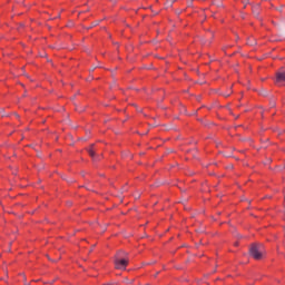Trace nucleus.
<instances>
[{
  "instance_id": "nucleus-1",
  "label": "nucleus",
  "mask_w": 285,
  "mask_h": 285,
  "mask_svg": "<svg viewBox=\"0 0 285 285\" xmlns=\"http://www.w3.org/2000/svg\"><path fill=\"white\" fill-rule=\"evenodd\" d=\"M128 253L124 250H119L115 256V266L118 271H126V267L128 266Z\"/></svg>"
},
{
  "instance_id": "nucleus-2",
  "label": "nucleus",
  "mask_w": 285,
  "mask_h": 285,
  "mask_svg": "<svg viewBox=\"0 0 285 285\" xmlns=\"http://www.w3.org/2000/svg\"><path fill=\"white\" fill-rule=\"evenodd\" d=\"M249 255L253 259H264V245L262 244H253L249 247Z\"/></svg>"
},
{
  "instance_id": "nucleus-3",
  "label": "nucleus",
  "mask_w": 285,
  "mask_h": 285,
  "mask_svg": "<svg viewBox=\"0 0 285 285\" xmlns=\"http://www.w3.org/2000/svg\"><path fill=\"white\" fill-rule=\"evenodd\" d=\"M275 83H277V86H284V83H285V71H277L276 72Z\"/></svg>"
},
{
  "instance_id": "nucleus-4",
  "label": "nucleus",
  "mask_w": 285,
  "mask_h": 285,
  "mask_svg": "<svg viewBox=\"0 0 285 285\" xmlns=\"http://www.w3.org/2000/svg\"><path fill=\"white\" fill-rule=\"evenodd\" d=\"M95 145H91V148L88 150V154L92 159H95V150L92 149Z\"/></svg>"
},
{
  "instance_id": "nucleus-5",
  "label": "nucleus",
  "mask_w": 285,
  "mask_h": 285,
  "mask_svg": "<svg viewBox=\"0 0 285 285\" xmlns=\"http://www.w3.org/2000/svg\"><path fill=\"white\" fill-rule=\"evenodd\" d=\"M255 17H259V12L254 11Z\"/></svg>"
},
{
  "instance_id": "nucleus-6",
  "label": "nucleus",
  "mask_w": 285,
  "mask_h": 285,
  "mask_svg": "<svg viewBox=\"0 0 285 285\" xmlns=\"http://www.w3.org/2000/svg\"><path fill=\"white\" fill-rule=\"evenodd\" d=\"M224 97H230V94H223Z\"/></svg>"
},
{
  "instance_id": "nucleus-7",
  "label": "nucleus",
  "mask_w": 285,
  "mask_h": 285,
  "mask_svg": "<svg viewBox=\"0 0 285 285\" xmlns=\"http://www.w3.org/2000/svg\"><path fill=\"white\" fill-rule=\"evenodd\" d=\"M271 106H272V108H273V107L275 106V102H272Z\"/></svg>"
},
{
  "instance_id": "nucleus-8",
  "label": "nucleus",
  "mask_w": 285,
  "mask_h": 285,
  "mask_svg": "<svg viewBox=\"0 0 285 285\" xmlns=\"http://www.w3.org/2000/svg\"><path fill=\"white\" fill-rule=\"evenodd\" d=\"M238 244L237 243H235V246H237Z\"/></svg>"
}]
</instances>
